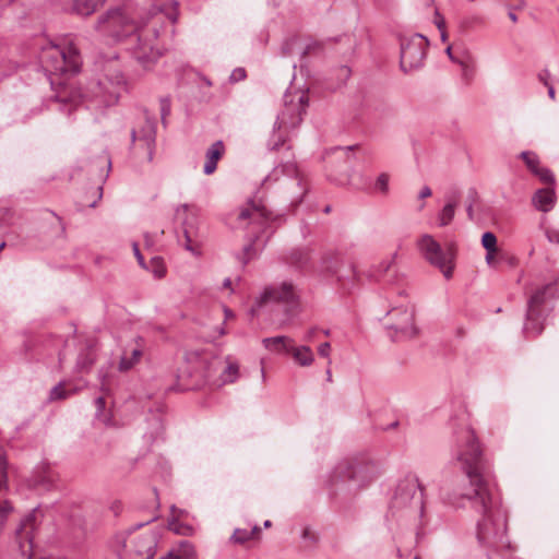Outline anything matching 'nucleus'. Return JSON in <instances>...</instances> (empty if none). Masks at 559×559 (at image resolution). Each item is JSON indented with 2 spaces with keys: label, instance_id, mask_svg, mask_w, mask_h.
I'll list each match as a JSON object with an SVG mask.
<instances>
[{
  "label": "nucleus",
  "instance_id": "f257e3e1",
  "mask_svg": "<svg viewBox=\"0 0 559 559\" xmlns=\"http://www.w3.org/2000/svg\"><path fill=\"white\" fill-rule=\"evenodd\" d=\"M452 451L468 479V488L461 498L468 500L471 508L481 515L476 526L477 540L487 549L488 559H495V554L512 548L507 534V514L488 479L489 464L472 428L465 427L457 432Z\"/></svg>",
  "mask_w": 559,
  "mask_h": 559
},
{
  "label": "nucleus",
  "instance_id": "f03ea898",
  "mask_svg": "<svg viewBox=\"0 0 559 559\" xmlns=\"http://www.w3.org/2000/svg\"><path fill=\"white\" fill-rule=\"evenodd\" d=\"M177 2H173L166 13L160 10L141 25H135L134 22L129 19L126 10L112 9L98 19L96 29L111 36L118 41H122L124 49L136 63L144 71H148L154 67L162 55L157 44L162 24H164L165 20H167L169 24H174L177 22Z\"/></svg>",
  "mask_w": 559,
  "mask_h": 559
},
{
  "label": "nucleus",
  "instance_id": "7ed1b4c3",
  "mask_svg": "<svg viewBox=\"0 0 559 559\" xmlns=\"http://www.w3.org/2000/svg\"><path fill=\"white\" fill-rule=\"evenodd\" d=\"M283 99L284 107L277 115L267 143L271 150H277L287 142L292 132L301 123L308 106V95L305 91H288Z\"/></svg>",
  "mask_w": 559,
  "mask_h": 559
},
{
  "label": "nucleus",
  "instance_id": "20e7f679",
  "mask_svg": "<svg viewBox=\"0 0 559 559\" xmlns=\"http://www.w3.org/2000/svg\"><path fill=\"white\" fill-rule=\"evenodd\" d=\"M102 71V78L90 83L88 96L97 105L108 107L118 102L121 92L126 88V80L116 56L103 64Z\"/></svg>",
  "mask_w": 559,
  "mask_h": 559
},
{
  "label": "nucleus",
  "instance_id": "39448f33",
  "mask_svg": "<svg viewBox=\"0 0 559 559\" xmlns=\"http://www.w3.org/2000/svg\"><path fill=\"white\" fill-rule=\"evenodd\" d=\"M237 222L240 228H251L250 242L243 247L242 254L239 258L243 264H247L257 255L255 242L270 227L269 213L263 205L249 203L239 211Z\"/></svg>",
  "mask_w": 559,
  "mask_h": 559
},
{
  "label": "nucleus",
  "instance_id": "423d86ee",
  "mask_svg": "<svg viewBox=\"0 0 559 559\" xmlns=\"http://www.w3.org/2000/svg\"><path fill=\"white\" fill-rule=\"evenodd\" d=\"M556 282H550L534 289L527 300V310L523 332L527 337L539 335L547 317V301L556 295Z\"/></svg>",
  "mask_w": 559,
  "mask_h": 559
},
{
  "label": "nucleus",
  "instance_id": "0eeeda50",
  "mask_svg": "<svg viewBox=\"0 0 559 559\" xmlns=\"http://www.w3.org/2000/svg\"><path fill=\"white\" fill-rule=\"evenodd\" d=\"M39 60L49 76L74 74L80 70V56L71 46L66 48L50 44L41 49Z\"/></svg>",
  "mask_w": 559,
  "mask_h": 559
},
{
  "label": "nucleus",
  "instance_id": "6e6552de",
  "mask_svg": "<svg viewBox=\"0 0 559 559\" xmlns=\"http://www.w3.org/2000/svg\"><path fill=\"white\" fill-rule=\"evenodd\" d=\"M270 304H282L288 314L295 313L299 308V293L296 286L289 281L266 286L255 298L250 314H258L261 308Z\"/></svg>",
  "mask_w": 559,
  "mask_h": 559
},
{
  "label": "nucleus",
  "instance_id": "1a4fd4ad",
  "mask_svg": "<svg viewBox=\"0 0 559 559\" xmlns=\"http://www.w3.org/2000/svg\"><path fill=\"white\" fill-rule=\"evenodd\" d=\"M394 511L414 512L421 518L424 514V488L415 475H407L396 486L391 501Z\"/></svg>",
  "mask_w": 559,
  "mask_h": 559
},
{
  "label": "nucleus",
  "instance_id": "9d476101",
  "mask_svg": "<svg viewBox=\"0 0 559 559\" xmlns=\"http://www.w3.org/2000/svg\"><path fill=\"white\" fill-rule=\"evenodd\" d=\"M379 473V467L373 462L345 460L335 466L333 478L352 481L356 488H361L376 479Z\"/></svg>",
  "mask_w": 559,
  "mask_h": 559
},
{
  "label": "nucleus",
  "instance_id": "9b49d317",
  "mask_svg": "<svg viewBox=\"0 0 559 559\" xmlns=\"http://www.w3.org/2000/svg\"><path fill=\"white\" fill-rule=\"evenodd\" d=\"M198 213L197 206L190 204H181L175 211V221L182 228L179 243L195 257L201 254Z\"/></svg>",
  "mask_w": 559,
  "mask_h": 559
},
{
  "label": "nucleus",
  "instance_id": "f8f14e48",
  "mask_svg": "<svg viewBox=\"0 0 559 559\" xmlns=\"http://www.w3.org/2000/svg\"><path fill=\"white\" fill-rule=\"evenodd\" d=\"M428 41L423 35L414 34L401 40L400 66L403 72L408 73L423 67L426 58Z\"/></svg>",
  "mask_w": 559,
  "mask_h": 559
},
{
  "label": "nucleus",
  "instance_id": "ddd939ff",
  "mask_svg": "<svg viewBox=\"0 0 559 559\" xmlns=\"http://www.w3.org/2000/svg\"><path fill=\"white\" fill-rule=\"evenodd\" d=\"M417 247L424 258L438 267L447 280L452 277L453 265L451 260L431 235H423L417 241Z\"/></svg>",
  "mask_w": 559,
  "mask_h": 559
},
{
  "label": "nucleus",
  "instance_id": "4468645a",
  "mask_svg": "<svg viewBox=\"0 0 559 559\" xmlns=\"http://www.w3.org/2000/svg\"><path fill=\"white\" fill-rule=\"evenodd\" d=\"M388 316L392 320L390 329H393L402 338H413L418 334L415 308L409 301L393 307Z\"/></svg>",
  "mask_w": 559,
  "mask_h": 559
},
{
  "label": "nucleus",
  "instance_id": "2eb2a0df",
  "mask_svg": "<svg viewBox=\"0 0 559 559\" xmlns=\"http://www.w3.org/2000/svg\"><path fill=\"white\" fill-rule=\"evenodd\" d=\"M281 170L285 174L282 186L286 190L287 199L292 205H298L308 191L307 183L295 164L284 165Z\"/></svg>",
  "mask_w": 559,
  "mask_h": 559
},
{
  "label": "nucleus",
  "instance_id": "dca6fc26",
  "mask_svg": "<svg viewBox=\"0 0 559 559\" xmlns=\"http://www.w3.org/2000/svg\"><path fill=\"white\" fill-rule=\"evenodd\" d=\"M132 143L139 142L147 150V159H153L156 140V127L154 120L145 118L141 126L131 131Z\"/></svg>",
  "mask_w": 559,
  "mask_h": 559
},
{
  "label": "nucleus",
  "instance_id": "f3484780",
  "mask_svg": "<svg viewBox=\"0 0 559 559\" xmlns=\"http://www.w3.org/2000/svg\"><path fill=\"white\" fill-rule=\"evenodd\" d=\"M59 474L48 464H40L34 469L29 484L37 490L49 491L57 487Z\"/></svg>",
  "mask_w": 559,
  "mask_h": 559
},
{
  "label": "nucleus",
  "instance_id": "a211bd4d",
  "mask_svg": "<svg viewBox=\"0 0 559 559\" xmlns=\"http://www.w3.org/2000/svg\"><path fill=\"white\" fill-rule=\"evenodd\" d=\"M328 271L336 277L345 290L354 288L359 278L355 265L348 261H342L334 267H328Z\"/></svg>",
  "mask_w": 559,
  "mask_h": 559
},
{
  "label": "nucleus",
  "instance_id": "6ab92c4d",
  "mask_svg": "<svg viewBox=\"0 0 559 559\" xmlns=\"http://www.w3.org/2000/svg\"><path fill=\"white\" fill-rule=\"evenodd\" d=\"M225 152L223 141L218 140L214 142L205 153V164L203 171L205 175H211L216 170L217 162L221 159Z\"/></svg>",
  "mask_w": 559,
  "mask_h": 559
},
{
  "label": "nucleus",
  "instance_id": "aec40b11",
  "mask_svg": "<svg viewBox=\"0 0 559 559\" xmlns=\"http://www.w3.org/2000/svg\"><path fill=\"white\" fill-rule=\"evenodd\" d=\"M533 205L542 212H549L556 203V193L554 188H544L537 190L532 198Z\"/></svg>",
  "mask_w": 559,
  "mask_h": 559
},
{
  "label": "nucleus",
  "instance_id": "412c9836",
  "mask_svg": "<svg viewBox=\"0 0 559 559\" xmlns=\"http://www.w3.org/2000/svg\"><path fill=\"white\" fill-rule=\"evenodd\" d=\"M319 49L320 45L318 43H310L308 45H304V43L298 38H290L283 44V53L287 56L294 53H300L301 56H306Z\"/></svg>",
  "mask_w": 559,
  "mask_h": 559
},
{
  "label": "nucleus",
  "instance_id": "4be33fe9",
  "mask_svg": "<svg viewBox=\"0 0 559 559\" xmlns=\"http://www.w3.org/2000/svg\"><path fill=\"white\" fill-rule=\"evenodd\" d=\"M136 346L132 348L130 352L124 350L121 359L119 361V370L128 371L135 364H138L143 355V340L141 337L135 340Z\"/></svg>",
  "mask_w": 559,
  "mask_h": 559
},
{
  "label": "nucleus",
  "instance_id": "5701e85b",
  "mask_svg": "<svg viewBox=\"0 0 559 559\" xmlns=\"http://www.w3.org/2000/svg\"><path fill=\"white\" fill-rule=\"evenodd\" d=\"M287 353L292 354L295 362L301 367H309L314 361V354L312 349L306 345L293 346V344H290Z\"/></svg>",
  "mask_w": 559,
  "mask_h": 559
},
{
  "label": "nucleus",
  "instance_id": "b1692460",
  "mask_svg": "<svg viewBox=\"0 0 559 559\" xmlns=\"http://www.w3.org/2000/svg\"><path fill=\"white\" fill-rule=\"evenodd\" d=\"M35 514L29 513L22 521L15 531L16 538L20 547H22V540H27L32 545L33 532H34Z\"/></svg>",
  "mask_w": 559,
  "mask_h": 559
},
{
  "label": "nucleus",
  "instance_id": "393cba45",
  "mask_svg": "<svg viewBox=\"0 0 559 559\" xmlns=\"http://www.w3.org/2000/svg\"><path fill=\"white\" fill-rule=\"evenodd\" d=\"M484 23V17L480 14L467 13L457 19V28L462 34H465L481 27Z\"/></svg>",
  "mask_w": 559,
  "mask_h": 559
},
{
  "label": "nucleus",
  "instance_id": "a878e982",
  "mask_svg": "<svg viewBox=\"0 0 559 559\" xmlns=\"http://www.w3.org/2000/svg\"><path fill=\"white\" fill-rule=\"evenodd\" d=\"M162 559H195V550L191 543L182 540Z\"/></svg>",
  "mask_w": 559,
  "mask_h": 559
},
{
  "label": "nucleus",
  "instance_id": "bb28decb",
  "mask_svg": "<svg viewBox=\"0 0 559 559\" xmlns=\"http://www.w3.org/2000/svg\"><path fill=\"white\" fill-rule=\"evenodd\" d=\"M262 344L269 350L287 353L289 350V345L293 344V340L285 335H278L263 338Z\"/></svg>",
  "mask_w": 559,
  "mask_h": 559
},
{
  "label": "nucleus",
  "instance_id": "cd10ccee",
  "mask_svg": "<svg viewBox=\"0 0 559 559\" xmlns=\"http://www.w3.org/2000/svg\"><path fill=\"white\" fill-rule=\"evenodd\" d=\"M226 366L221 372L224 384L234 383L239 378V364L230 356L225 358Z\"/></svg>",
  "mask_w": 559,
  "mask_h": 559
},
{
  "label": "nucleus",
  "instance_id": "c85d7f7f",
  "mask_svg": "<svg viewBox=\"0 0 559 559\" xmlns=\"http://www.w3.org/2000/svg\"><path fill=\"white\" fill-rule=\"evenodd\" d=\"M447 204L443 206L438 216L440 226L449 225L452 222L455 214V207L457 205V195L453 193V195L447 197Z\"/></svg>",
  "mask_w": 559,
  "mask_h": 559
},
{
  "label": "nucleus",
  "instance_id": "c756f323",
  "mask_svg": "<svg viewBox=\"0 0 559 559\" xmlns=\"http://www.w3.org/2000/svg\"><path fill=\"white\" fill-rule=\"evenodd\" d=\"M105 0H74L73 10L81 15H90L103 5Z\"/></svg>",
  "mask_w": 559,
  "mask_h": 559
},
{
  "label": "nucleus",
  "instance_id": "7c9ffc66",
  "mask_svg": "<svg viewBox=\"0 0 559 559\" xmlns=\"http://www.w3.org/2000/svg\"><path fill=\"white\" fill-rule=\"evenodd\" d=\"M155 547V539L152 535L145 534L138 538V542L134 546L133 552H135L139 556L153 555V549Z\"/></svg>",
  "mask_w": 559,
  "mask_h": 559
},
{
  "label": "nucleus",
  "instance_id": "2f4dec72",
  "mask_svg": "<svg viewBox=\"0 0 559 559\" xmlns=\"http://www.w3.org/2000/svg\"><path fill=\"white\" fill-rule=\"evenodd\" d=\"M112 548L116 551L119 559H131L132 550L128 549L127 538L123 534L116 535L112 540Z\"/></svg>",
  "mask_w": 559,
  "mask_h": 559
},
{
  "label": "nucleus",
  "instance_id": "473e14b6",
  "mask_svg": "<svg viewBox=\"0 0 559 559\" xmlns=\"http://www.w3.org/2000/svg\"><path fill=\"white\" fill-rule=\"evenodd\" d=\"M96 360V354L92 346L87 347L85 350L81 352L76 367L80 371H84L90 369L93 364Z\"/></svg>",
  "mask_w": 559,
  "mask_h": 559
},
{
  "label": "nucleus",
  "instance_id": "72a5a7b5",
  "mask_svg": "<svg viewBox=\"0 0 559 559\" xmlns=\"http://www.w3.org/2000/svg\"><path fill=\"white\" fill-rule=\"evenodd\" d=\"M56 100L63 106L62 109L67 108L68 111L71 112V110L73 108H76L78 105L80 104L81 96L80 95H71V96H69L67 91L63 90L62 92H59L56 95Z\"/></svg>",
  "mask_w": 559,
  "mask_h": 559
},
{
  "label": "nucleus",
  "instance_id": "f704fd0d",
  "mask_svg": "<svg viewBox=\"0 0 559 559\" xmlns=\"http://www.w3.org/2000/svg\"><path fill=\"white\" fill-rule=\"evenodd\" d=\"M260 532V528L255 525L251 530L236 528L231 538L235 543L245 544L250 540L255 533Z\"/></svg>",
  "mask_w": 559,
  "mask_h": 559
},
{
  "label": "nucleus",
  "instance_id": "c9c22d12",
  "mask_svg": "<svg viewBox=\"0 0 559 559\" xmlns=\"http://www.w3.org/2000/svg\"><path fill=\"white\" fill-rule=\"evenodd\" d=\"M520 157L525 163L526 167L534 175L537 169L540 167V162L536 153L531 151H524L520 154Z\"/></svg>",
  "mask_w": 559,
  "mask_h": 559
},
{
  "label": "nucleus",
  "instance_id": "e433bc0d",
  "mask_svg": "<svg viewBox=\"0 0 559 559\" xmlns=\"http://www.w3.org/2000/svg\"><path fill=\"white\" fill-rule=\"evenodd\" d=\"M390 175L388 173H381L373 185V190L377 193L388 194L389 193Z\"/></svg>",
  "mask_w": 559,
  "mask_h": 559
},
{
  "label": "nucleus",
  "instance_id": "4c0bfd02",
  "mask_svg": "<svg viewBox=\"0 0 559 559\" xmlns=\"http://www.w3.org/2000/svg\"><path fill=\"white\" fill-rule=\"evenodd\" d=\"M481 245L489 253H495L497 251V237L495 234L486 231L481 237Z\"/></svg>",
  "mask_w": 559,
  "mask_h": 559
},
{
  "label": "nucleus",
  "instance_id": "58836bf2",
  "mask_svg": "<svg viewBox=\"0 0 559 559\" xmlns=\"http://www.w3.org/2000/svg\"><path fill=\"white\" fill-rule=\"evenodd\" d=\"M292 263L301 267L306 265L309 261V253L305 250H296L292 252L290 255Z\"/></svg>",
  "mask_w": 559,
  "mask_h": 559
},
{
  "label": "nucleus",
  "instance_id": "ea45409f",
  "mask_svg": "<svg viewBox=\"0 0 559 559\" xmlns=\"http://www.w3.org/2000/svg\"><path fill=\"white\" fill-rule=\"evenodd\" d=\"M536 177L539 178L540 181L548 185L555 183V177L550 169L546 167H539L536 173H534Z\"/></svg>",
  "mask_w": 559,
  "mask_h": 559
},
{
  "label": "nucleus",
  "instance_id": "a19ab883",
  "mask_svg": "<svg viewBox=\"0 0 559 559\" xmlns=\"http://www.w3.org/2000/svg\"><path fill=\"white\" fill-rule=\"evenodd\" d=\"M151 265H152L151 270L156 277L160 278L165 275L166 270H165L162 258H159V257L152 258Z\"/></svg>",
  "mask_w": 559,
  "mask_h": 559
},
{
  "label": "nucleus",
  "instance_id": "79ce46f5",
  "mask_svg": "<svg viewBox=\"0 0 559 559\" xmlns=\"http://www.w3.org/2000/svg\"><path fill=\"white\" fill-rule=\"evenodd\" d=\"M69 396V393L66 391L61 383L55 385L49 393L50 401L63 400Z\"/></svg>",
  "mask_w": 559,
  "mask_h": 559
},
{
  "label": "nucleus",
  "instance_id": "37998d69",
  "mask_svg": "<svg viewBox=\"0 0 559 559\" xmlns=\"http://www.w3.org/2000/svg\"><path fill=\"white\" fill-rule=\"evenodd\" d=\"M160 116L163 122L165 121L166 117L170 114L171 105L170 99L168 97L160 98Z\"/></svg>",
  "mask_w": 559,
  "mask_h": 559
},
{
  "label": "nucleus",
  "instance_id": "c03bdc74",
  "mask_svg": "<svg viewBox=\"0 0 559 559\" xmlns=\"http://www.w3.org/2000/svg\"><path fill=\"white\" fill-rule=\"evenodd\" d=\"M246 76H247V74H246V70L243 68H236L233 70V72L229 76V81L231 83H237V82L245 80Z\"/></svg>",
  "mask_w": 559,
  "mask_h": 559
},
{
  "label": "nucleus",
  "instance_id": "a18cd8bd",
  "mask_svg": "<svg viewBox=\"0 0 559 559\" xmlns=\"http://www.w3.org/2000/svg\"><path fill=\"white\" fill-rule=\"evenodd\" d=\"M546 237L550 242L559 243V229L558 228L547 229Z\"/></svg>",
  "mask_w": 559,
  "mask_h": 559
},
{
  "label": "nucleus",
  "instance_id": "49530a36",
  "mask_svg": "<svg viewBox=\"0 0 559 559\" xmlns=\"http://www.w3.org/2000/svg\"><path fill=\"white\" fill-rule=\"evenodd\" d=\"M330 350H331V344L329 342L322 343L318 347V353L322 357H329L330 356Z\"/></svg>",
  "mask_w": 559,
  "mask_h": 559
},
{
  "label": "nucleus",
  "instance_id": "de8ad7c7",
  "mask_svg": "<svg viewBox=\"0 0 559 559\" xmlns=\"http://www.w3.org/2000/svg\"><path fill=\"white\" fill-rule=\"evenodd\" d=\"M133 252H134V255L139 262V264L144 267V269H147V266L145 265V261H144V258L143 255L141 254L140 252V249H139V246L136 242L133 243Z\"/></svg>",
  "mask_w": 559,
  "mask_h": 559
},
{
  "label": "nucleus",
  "instance_id": "09e8293b",
  "mask_svg": "<svg viewBox=\"0 0 559 559\" xmlns=\"http://www.w3.org/2000/svg\"><path fill=\"white\" fill-rule=\"evenodd\" d=\"M549 78H550V73L548 70H542L539 73H538V80L546 86V85H549Z\"/></svg>",
  "mask_w": 559,
  "mask_h": 559
},
{
  "label": "nucleus",
  "instance_id": "8fccbe9b",
  "mask_svg": "<svg viewBox=\"0 0 559 559\" xmlns=\"http://www.w3.org/2000/svg\"><path fill=\"white\" fill-rule=\"evenodd\" d=\"M105 397L104 396H98L96 400H95V405H96V408H97V412H96V415L98 416L105 408Z\"/></svg>",
  "mask_w": 559,
  "mask_h": 559
},
{
  "label": "nucleus",
  "instance_id": "3c124183",
  "mask_svg": "<svg viewBox=\"0 0 559 559\" xmlns=\"http://www.w3.org/2000/svg\"><path fill=\"white\" fill-rule=\"evenodd\" d=\"M437 27L440 29V31H444L445 29V21L443 19V16H441L439 14V12H436V21H435Z\"/></svg>",
  "mask_w": 559,
  "mask_h": 559
},
{
  "label": "nucleus",
  "instance_id": "603ef678",
  "mask_svg": "<svg viewBox=\"0 0 559 559\" xmlns=\"http://www.w3.org/2000/svg\"><path fill=\"white\" fill-rule=\"evenodd\" d=\"M169 528L173 530L176 534H186V530H182L180 526L177 525V522H170Z\"/></svg>",
  "mask_w": 559,
  "mask_h": 559
},
{
  "label": "nucleus",
  "instance_id": "864d4df0",
  "mask_svg": "<svg viewBox=\"0 0 559 559\" xmlns=\"http://www.w3.org/2000/svg\"><path fill=\"white\" fill-rule=\"evenodd\" d=\"M430 195H431V189L428 186L423 187L419 192V198L426 199V198H429Z\"/></svg>",
  "mask_w": 559,
  "mask_h": 559
},
{
  "label": "nucleus",
  "instance_id": "5fc2aeb1",
  "mask_svg": "<svg viewBox=\"0 0 559 559\" xmlns=\"http://www.w3.org/2000/svg\"><path fill=\"white\" fill-rule=\"evenodd\" d=\"M100 391H102L104 394H108V393H109V388L107 386V383H106V379H105V377H103V378H102Z\"/></svg>",
  "mask_w": 559,
  "mask_h": 559
},
{
  "label": "nucleus",
  "instance_id": "6e6d98bb",
  "mask_svg": "<svg viewBox=\"0 0 559 559\" xmlns=\"http://www.w3.org/2000/svg\"><path fill=\"white\" fill-rule=\"evenodd\" d=\"M546 87H547V91H548V96H549L552 100H555V94H556V92H555L554 86H552L551 84H549V85H546Z\"/></svg>",
  "mask_w": 559,
  "mask_h": 559
},
{
  "label": "nucleus",
  "instance_id": "4d7b16f0",
  "mask_svg": "<svg viewBox=\"0 0 559 559\" xmlns=\"http://www.w3.org/2000/svg\"><path fill=\"white\" fill-rule=\"evenodd\" d=\"M314 333H316V329H311V330H309V331L307 332V334L305 335V340H306V341H311V340H312V337H313V335H314Z\"/></svg>",
  "mask_w": 559,
  "mask_h": 559
},
{
  "label": "nucleus",
  "instance_id": "13d9d810",
  "mask_svg": "<svg viewBox=\"0 0 559 559\" xmlns=\"http://www.w3.org/2000/svg\"><path fill=\"white\" fill-rule=\"evenodd\" d=\"M445 52H447V55L450 57V59H451L452 61H456V60H455V58H454V57H453V55H452V47H451V46H448V47H447Z\"/></svg>",
  "mask_w": 559,
  "mask_h": 559
},
{
  "label": "nucleus",
  "instance_id": "bf43d9fd",
  "mask_svg": "<svg viewBox=\"0 0 559 559\" xmlns=\"http://www.w3.org/2000/svg\"><path fill=\"white\" fill-rule=\"evenodd\" d=\"M231 286V280L230 278H225L224 282H223V287L224 288H230Z\"/></svg>",
  "mask_w": 559,
  "mask_h": 559
},
{
  "label": "nucleus",
  "instance_id": "052dcab7",
  "mask_svg": "<svg viewBox=\"0 0 559 559\" xmlns=\"http://www.w3.org/2000/svg\"><path fill=\"white\" fill-rule=\"evenodd\" d=\"M508 15L512 22H518V16L514 12L510 11Z\"/></svg>",
  "mask_w": 559,
  "mask_h": 559
},
{
  "label": "nucleus",
  "instance_id": "680f3d73",
  "mask_svg": "<svg viewBox=\"0 0 559 559\" xmlns=\"http://www.w3.org/2000/svg\"><path fill=\"white\" fill-rule=\"evenodd\" d=\"M492 259H493V253H489V252L487 251V254H486V261H487V263H489V264H490V263H491V261H492Z\"/></svg>",
  "mask_w": 559,
  "mask_h": 559
},
{
  "label": "nucleus",
  "instance_id": "e2e57ef3",
  "mask_svg": "<svg viewBox=\"0 0 559 559\" xmlns=\"http://www.w3.org/2000/svg\"><path fill=\"white\" fill-rule=\"evenodd\" d=\"M440 32H441V39H442V41H447L448 35L445 33V29L444 31H440Z\"/></svg>",
  "mask_w": 559,
  "mask_h": 559
},
{
  "label": "nucleus",
  "instance_id": "0e129e2a",
  "mask_svg": "<svg viewBox=\"0 0 559 559\" xmlns=\"http://www.w3.org/2000/svg\"><path fill=\"white\" fill-rule=\"evenodd\" d=\"M326 380L332 381V373L330 368L326 370Z\"/></svg>",
  "mask_w": 559,
  "mask_h": 559
},
{
  "label": "nucleus",
  "instance_id": "69168bd1",
  "mask_svg": "<svg viewBox=\"0 0 559 559\" xmlns=\"http://www.w3.org/2000/svg\"><path fill=\"white\" fill-rule=\"evenodd\" d=\"M449 503H450L451 506H453V507H461V503L455 502V501H453V500H451V499H449Z\"/></svg>",
  "mask_w": 559,
  "mask_h": 559
},
{
  "label": "nucleus",
  "instance_id": "338daca9",
  "mask_svg": "<svg viewBox=\"0 0 559 559\" xmlns=\"http://www.w3.org/2000/svg\"><path fill=\"white\" fill-rule=\"evenodd\" d=\"M106 163H107V168H108V170H109V169H110V167H111V160H110V158H109V157H106Z\"/></svg>",
  "mask_w": 559,
  "mask_h": 559
},
{
  "label": "nucleus",
  "instance_id": "774afa93",
  "mask_svg": "<svg viewBox=\"0 0 559 559\" xmlns=\"http://www.w3.org/2000/svg\"><path fill=\"white\" fill-rule=\"evenodd\" d=\"M145 242H146V245H147V246H151V245H152V242H151L150 237H148V235H147V234L145 235Z\"/></svg>",
  "mask_w": 559,
  "mask_h": 559
}]
</instances>
